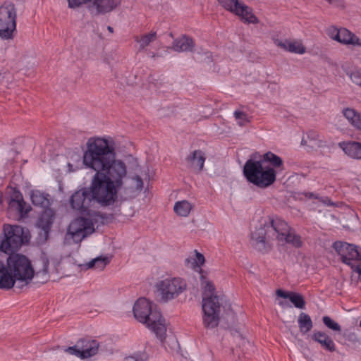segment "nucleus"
<instances>
[{
	"label": "nucleus",
	"mask_w": 361,
	"mask_h": 361,
	"mask_svg": "<svg viewBox=\"0 0 361 361\" xmlns=\"http://www.w3.org/2000/svg\"><path fill=\"white\" fill-rule=\"evenodd\" d=\"M92 200L102 206L113 204L127 176V166L116 159L115 147L102 137H92Z\"/></svg>",
	"instance_id": "f257e3e1"
},
{
	"label": "nucleus",
	"mask_w": 361,
	"mask_h": 361,
	"mask_svg": "<svg viewBox=\"0 0 361 361\" xmlns=\"http://www.w3.org/2000/svg\"><path fill=\"white\" fill-rule=\"evenodd\" d=\"M35 271L30 261L24 255L16 254L7 259L6 266L0 261V288L11 289L16 281L20 287L27 285L32 279Z\"/></svg>",
	"instance_id": "f03ea898"
},
{
	"label": "nucleus",
	"mask_w": 361,
	"mask_h": 361,
	"mask_svg": "<svg viewBox=\"0 0 361 361\" xmlns=\"http://www.w3.org/2000/svg\"><path fill=\"white\" fill-rule=\"evenodd\" d=\"M71 207L82 216L73 221L68 229L76 243L86 237L90 229V188H83L75 191L70 198Z\"/></svg>",
	"instance_id": "7ed1b4c3"
},
{
	"label": "nucleus",
	"mask_w": 361,
	"mask_h": 361,
	"mask_svg": "<svg viewBox=\"0 0 361 361\" xmlns=\"http://www.w3.org/2000/svg\"><path fill=\"white\" fill-rule=\"evenodd\" d=\"M133 314L139 322L146 324L159 339L164 338L166 333L165 319L159 310L152 307L149 300L139 298L134 304Z\"/></svg>",
	"instance_id": "20e7f679"
},
{
	"label": "nucleus",
	"mask_w": 361,
	"mask_h": 361,
	"mask_svg": "<svg viewBox=\"0 0 361 361\" xmlns=\"http://www.w3.org/2000/svg\"><path fill=\"white\" fill-rule=\"evenodd\" d=\"M243 174L248 182L260 188H266L270 186L276 178L275 169L252 159H250L245 162L243 167Z\"/></svg>",
	"instance_id": "39448f33"
},
{
	"label": "nucleus",
	"mask_w": 361,
	"mask_h": 361,
	"mask_svg": "<svg viewBox=\"0 0 361 361\" xmlns=\"http://www.w3.org/2000/svg\"><path fill=\"white\" fill-rule=\"evenodd\" d=\"M16 9L11 2H4L0 6V37L9 40L14 37L16 31Z\"/></svg>",
	"instance_id": "423d86ee"
},
{
	"label": "nucleus",
	"mask_w": 361,
	"mask_h": 361,
	"mask_svg": "<svg viewBox=\"0 0 361 361\" xmlns=\"http://www.w3.org/2000/svg\"><path fill=\"white\" fill-rule=\"evenodd\" d=\"M4 232L5 238L0 245V250L5 253L18 250L27 241L24 229L20 226L5 225Z\"/></svg>",
	"instance_id": "0eeeda50"
},
{
	"label": "nucleus",
	"mask_w": 361,
	"mask_h": 361,
	"mask_svg": "<svg viewBox=\"0 0 361 361\" xmlns=\"http://www.w3.org/2000/svg\"><path fill=\"white\" fill-rule=\"evenodd\" d=\"M203 324L207 329H214L219 323L220 302L217 295L202 298Z\"/></svg>",
	"instance_id": "6e6552de"
},
{
	"label": "nucleus",
	"mask_w": 361,
	"mask_h": 361,
	"mask_svg": "<svg viewBox=\"0 0 361 361\" xmlns=\"http://www.w3.org/2000/svg\"><path fill=\"white\" fill-rule=\"evenodd\" d=\"M161 299L168 301L177 298L187 288L186 282L179 277L166 279L157 283Z\"/></svg>",
	"instance_id": "1a4fd4ad"
},
{
	"label": "nucleus",
	"mask_w": 361,
	"mask_h": 361,
	"mask_svg": "<svg viewBox=\"0 0 361 361\" xmlns=\"http://www.w3.org/2000/svg\"><path fill=\"white\" fill-rule=\"evenodd\" d=\"M333 247L341 257V261L353 268L354 267L353 261L361 260L359 252L357 250L356 247L352 244L337 241L333 244ZM355 271L361 274V266L357 265Z\"/></svg>",
	"instance_id": "9d476101"
},
{
	"label": "nucleus",
	"mask_w": 361,
	"mask_h": 361,
	"mask_svg": "<svg viewBox=\"0 0 361 361\" xmlns=\"http://www.w3.org/2000/svg\"><path fill=\"white\" fill-rule=\"evenodd\" d=\"M326 34L331 39L341 44L361 47V39L346 28L329 26L326 29Z\"/></svg>",
	"instance_id": "9b49d317"
},
{
	"label": "nucleus",
	"mask_w": 361,
	"mask_h": 361,
	"mask_svg": "<svg viewBox=\"0 0 361 361\" xmlns=\"http://www.w3.org/2000/svg\"><path fill=\"white\" fill-rule=\"evenodd\" d=\"M267 227L268 228V238L271 240H276L279 242L285 238V235L290 229L285 221L278 218L272 219L270 226Z\"/></svg>",
	"instance_id": "f8f14e48"
},
{
	"label": "nucleus",
	"mask_w": 361,
	"mask_h": 361,
	"mask_svg": "<svg viewBox=\"0 0 361 361\" xmlns=\"http://www.w3.org/2000/svg\"><path fill=\"white\" fill-rule=\"evenodd\" d=\"M65 352L81 359L90 357V341L88 338L80 339L74 346L66 348Z\"/></svg>",
	"instance_id": "ddd939ff"
},
{
	"label": "nucleus",
	"mask_w": 361,
	"mask_h": 361,
	"mask_svg": "<svg viewBox=\"0 0 361 361\" xmlns=\"http://www.w3.org/2000/svg\"><path fill=\"white\" fill-rule=\"evenodd\" d=\"M274 43L278 47L291 53L302 54L306 51L305 47L300 40L285 39L281 41L279 39H274Z\"/></svg>",
	"instance_id": "4468645a"
},
{
	"label": "nucleus",
	"mask_w": 361,
	"mask_h": 361,
	"mask_svg": "<svg viewBox=\"0 0 361 361\" xmlns=\"http://www.w3.org/2000/svg\"><path fill=\"white\" fill-rule=\"evenodd\" d=\"M49 264L50 261L45 253H42L35 262L36 277H42V283L47 281L49 279Z\"/></svg>",
	"instance_id": "2eb2a0df"
},
{
	"label": "nucleus",
	"mask_w": 361,
	"mask_h": 361,
	"mask_svg": "<svg viewBox=\"0 0 361 361\" xmlns=\"http://www.w3.org/2000/svg\"><path fill=\"white\" fill-rule=\"evenodd\" d=\"M205 159V154L202 151L197 149L192 152L185 158V161L188 167L199 173L202 171L204 168Z\"/></svg>",
	"instance_id": "dca6fc26"
},
{
	"label": "nucleus",
	"mask_w": 361,
	"mask_h": 361,
	"mask_svg": "<svg viewBox=\"0 0 361 361\" xmlns=\"http://www.w3.org/2000/svg\"><path fill=\"white\" fill-rule=\"evenodd\" d=\"M121 0H92V7L97 14H105L114 11L121 4Z\"/></svg>",
	"instance_id": "f3484780"
},
{
	"label": "nucleus",
	"mask_w": 361,
	"mask_h": 361,
	"mask_svg": "<svg viewBox=\"0 0 361 361\" xmlns=\"http://www.w3.org/2000/svg\"><path fill=\"white\" fill-rule=\"evenodd\" d=\"M312 339L319 343L321 347L329 352L336 350V345L333 339L325 332L314 331L312 334Z\"/></svg>",
	"instance_id": "a211bd4d"
},
{
	"label": "nucleus",
	"mask_w": 361,
	"mask_h": 361,
	"mask_svg": "<svg viewBox=\"0 0 361 361\" xmlns=\"http://www.w3.org/2000/svg\"><path fill=\"white\" fill-rule=\"evenodd\" d=\"M76 159L77 164L75 166L71 163L68 164L70 171H75L84 167H90V139L87 140L86 142V149L82 157L77 155Z\"/></svg>",
	"instance_id": "6ab92c4d"
},
{
	"label": "nucleus",
	"mask_w": 361,
	"mask_h": 361,
	"mask_svg": "<svg viewBox=\"0 0 361 361\" xmlns=\"http://www.w3.org/2000/svg\"><path fill=\"white\" fill-rule=\"evenodd\" d=\"M31 200L34 205L44 208V209H49L51 205V197L49 194L36 190L31 192Z\"/></svg>",
	"instance_id": "aec40b11"
},
{
	"label": "nucleus",
	"mask_w": 361,
	"mask_h": 361,
	"mask_svg": "<svg viewBox=\"0 0 361 361\" xmlns=\"http://www.w3.org/2000/svg\"><path fill=\"white\" fill-rule=\"evenodd\" d=\"M232 13L241 17L245 23L257 24L259 23L257 18L252 13V9L243 3H240Z\"/></svg>",
	"instance_id": "412c9836"
},
{
	"label": "nucleus",
	"mask_w": 361,
	"mask_h": 361,
	"mask_svg": "<svg viewBox=\"0 0 361 361\" xmlns=\"http://www.w3.org/2000/svg\"><path fill=\"white\" fill-rule=\"evenodd\" d=\"M195 47L194 41L192 38L183 35L173 40L172 49L176 51H191Z\"/></svg>",
	"instance_id": "4be33fe9"
},
{
	"label": "nucleus",
	"mask_w": 361,
	"mask_h": 361,
	"mask_svg": "<svg viewBox=\"0 0 361 361\" xmlns=\"http://www.w3.org/2000/svg\"><path fill=\"white\" fill-rule=\"evenodd\" d=\"M277 296L288 298L294 306L299 309H303L305 306V301L303 296L295 292H285L281 289H278L276 292Z\"/></svg>",
	"instance_id": "5701e85b"
},
{
	"label": "nucleus",
	"mask_w": 361,
	"mask_h": 361,
	"mask_svg": "<svg viewBox=\"0 0 361 361\" xmlns=\"http://www.w3.org/2000/svg\"><path fill=\"white\" fill-rule=\"evenodd\" d=\"M339 146L351 158L361 159V143L358 142H341Z\"/></svg>",
	"instance_id": "b1692460"
},
{
	"label": "nucleus",
	"mask_w": 361,
	"mask_h": 361,
	"mask_svg": "<svg viewBox=\"0 0 361 361\" xmlns=\"http://www.w3.org/2000/svg\"><path fill=\"white\" fill-rule=\"evenodd\" d=\"M54 218V212L52 209L49 208L44 209L38 220L37 226L45 233H48L53 224Z\"/></svg>",
	"instance_id": "393cba45"
},
{
	"label": "nucleus",
	"mask_w": 361,
	"mask_h": 361,
	"mask_svg": "<svg viewBox=\"0 0 361 361\" xmlns=\"http://www.w3.org/2000/svg\"><path fill=\"white\" fill-rule=\"evenodd\" d=\"M343 116L357 130L361 132V113L350 108L344 109Z\"/></svg>",
	"instance_id": "a878e982"
},
{
	"label": "nucleus",
	"mask_w": 361,
	"mask_h": 361,
	"mask_svg": "<svg viewBox=\"0 0 361 361\" xmlns=\"http://www.w3.org/2000/svg\"><path fill=\"white\" fill-rule=\"evenodd\" d=\"M259 161L264 165H268L267 164H269V166H270L274 169L275 168H280L283 166L282 159L271 152H268L263 154Z\"/></svg>",
	"instance_id": "bb28decb"
},
{
	"label": "nucleus",
	"mask_w": 361,
	"mask_h": 361,
	"mask_svg": "<svg viewBox=\"0 0 361 361\" xmlns=\"http://www.w3.org/2000/svg\"><path fill=\"white\" fill-rule=\"evenodd\" d=\"M157 39V32L152 31L149 33H146L140 36H136L135 37V41L139 44V50H144Z\"/></svg>",
	"instance_id": "cd10ccee"
},
{
	"label": "nucleus",
	"mask_w": 361,
	"mask_h": 361,
	"mask_svg": "<svg viewBox=\"0 0 361 361\" xmlns=\"http://www.w3.org/2000/svg\"><path fill=\"white\" fill-rule=\"evenodd\" d=\"M252 239L256 242V244L260 245L259 249H264L266 240L271 239L268 238V228L260 227L257 229L252 233Z\"/></svg>",
	"instance_id": "c85d7f7f"
},
{
	"label": "nucleus",
	"mask_w": 361,
	"mask_h": 361,
	"mask_svg": "<svg viewBox=\"0 0 361 361\" xmlns=\"http://www.w3.org/2000/svg\"><path fill=\"white\" fill-rule=\"evenodd\" d=\"M298 322L300 331L303 334L309 332L313 326V323L310 317L304 312H301L300 314Z\"/></svg>",
	"instance_id": "c756f323"
},
{
	"label": "nucleus",
	"mask_w": 361,
	"mask_h": 361,
	"mask_svg": "<svg viewBox=\"0 0 361 361\" xmlns=\"http://www.w3.org/2000/svg\"><path fill=\"white\" fill-rule=\"evenodd\" d=\"M112 256H99L92 259V270L103 271L111 261Z\"/></svg>",
	"instance_id": "7c9ffc66"
},
{
	"label": "nucleus",
	"mask_w": 361,
	"mask_h": 361,
	"mask_svg": "<svg viewBox=\"0 0 361 361\" xmlns=\"http://www.w3.org/2000/svg\"><path fill=\"white\" fill-rule=\"evenodd\" d=\"M174 212L180 216H188L192 209L191 204L187 200L177 202L173 207Z\"/></svg>",
	"instance_id": "2f4dec72"
},
{
	"label": "nucleus",
	"mask_w": 361,
	"mask_h": 361,
	"mask_svg": "<svg viewBox=\"0 0 361 361\" xmlns=\"http://www.w3.org/2000/svg\"><path fill=\"white\" fill-rule=\"evenodd\" d=\"M280 242L291 244L295 247H300L302 245L300 236L293 232L291 229L285 235V238H283Z\"/></svg>",
	"instance_id": "473e14b6"
},
{
	"label": "nucleus",
	"mask_w": 361,
	"mask_h": 361,
	"mask_svg": "<svg viewBox=\"0 0 361 361\" xmlns=\"http://www.w3.org/2000/svg\"><path fill=\"white\" fill-rule=\"evenodd\" d=\"M195 257H190L185 259L186 265L190 266L192 269L200 268L205 262L204 257L202 254L198 252L197 250H195Z\"/></svg>",
	"instance_id": "72a5a7b5"
},
{
	"label": "nucleus",
	"mask_w": 361,
	"mask_h": 361,
	"mask_svg": "<svg viewBox=\"0 0 361 361\" xmlns=\"http://www.w3.org/2000/svg\"><path fill=\"white\" fill-rule=\"evenodd\" d=\"M25 206V201L10 200L8 203V208L10 209L16 211L21 215L27 214L29 211Z\"/></svg>",
	"instance_id": "f704fd0d"
},
{
	"label": "nucleus",
	"mask_w": 361,
	"mask_h": 361,
	"mask_svg": "<svg viewBox=\"0 0 361 361\" xmlns=\"http://www.w3.org/2000/svg\"><path fill=\"white\" fill-rule=\"evenodd\" d=\"M106 218L99 212H92V233L98 229L100 226L104 225Z\"/></svg>",
	"instance_id": "c9c22d12"
},
{
	"label": "nucleus",
	"mask_w": 361,
	"mask_h": 361,
	"mask_svg": "<svg viewBox=\"0 0 361 361\" xmlns=\"http://www.w3.org/2000/svg\"><path fill=\"white\" fill-rule=\"evenodd\" d=\"M322 322L327 328L331 329L332 331L338 332L341 331V326L329 316H324L322 318Z\"/></svg>",
	"instance_id": "e433bc0d"
},
{
	"label": "nucleus",
	"mask_w": 361,
	"mask_h": 361,
	"mask_svg": "<svg viewBox=\"0 0 361 361\" xmlns=\"http://www.w3.org/2000/svg\"><path fill=\"white\" fill-rule=\"evenodd\" d=\"M205 279L202 276V283H205L203 290V298L210 297L211 295H215V287L214 284L210 282L205 281Z\"/></svg>",
	"instance_id": "4c0bfd02"
},
{
	"label": "nucleus",
	"mask_w": 361,
	"mask_h": 361,
	"mask_svg": "<svg viewBox=\"0 0 361 361\" xmlns=\"http://www.w3.org/2000/svg\"><path fill=\"white\" fill-rule=\"evenodd\" d=\"M218 1L222 7L231 13L236 10V7L240 4L238 0H218Z\"/></svg>",
	"instance_id": "58836bf2"
},
{
	"label": "nucleus",
	"mask_w": 361,
	"mask_h": 361,
	"mask_svg": "<svg viewBox=\"0 0 361 361\" xmlns=\"http://www.w3.org/2000/svg\"><path fill=\"white\" fill-rule=\"evenodd\" d=\"M234 117L238 121V123L240 126H243L246 123L249 122L247 114L243 111H235L234 112Z\"/></svg>",
	"instance_id": "ea45409f"
},
{
	"label": "nucleus",
	"mask_w": 361,
	"mask_h": 361,
	"mask_svg": "<svg viewBox=\"0 0 361 361\" xmlns=\"http://www.w3.org/2000/svg\"><path fill=\"white\" fill-rule=\"evenodd\" d=\"M103 345L96 340H92V357L104 352Z\"/></svg>",
	"instance_id": "a19ab883"
},
{
	"label": "nucleus",
	"mask_w": 361,
	"mask_h": 361,
	"mask_svg": "<svg viewBox=\"0 0 361 361\" xmlns=\"http://www.w3.org/2000/svg\"><path fill=\"white\" fill-rule=\"evenodd\" d=\"M147 358L145 353H135L132 356L126 357L123 361H147Z\"/></svg>",
	"instance_id": "79ce46f5"
},
{
	"label": "nucleus",
	"mask_w": 361,
	"mask_h": 361,
	"mask_svg": "<svg viewBox=\"0 0 361 361\" xmlns=\"http://www.w3.org/2000/svg\"><path fill=\"white\" fill-rule=\"evenodd\" d=\"M89 1H90V0H68V6L70 8L78 7L79 6Z\"/></svg>",
	"instance_id": "37998d69"
},
{
	"label": "nucleus",
	"mask_w": 361,
	"mask_h": 361,
	"mask_svg": "<svg viewBox=\"0 0 361 361\" xmlns=\"http://www.w3.org/2000/svg\"><path fill=\"white\" fill-rule=\"evenodd\" d=\"M350 79L353 82L357 85H360L361 83V73L360 72H353L350 74Z\"/></svg>",
	"instance_id": "c03bdc74"
},
{
	"label": "nucleus",
	"mask_w": 361,
	"mask_h": 361,
	"mask_svg": "<svg viewBox=\"0 0 361 361\" xmlns=\"http://www.w3.org/2000/svg\"><path fill=\"white\" fill-rule=\"evenodd\" d=\"M11 200L24 201L23 195L19 191H14L13 192Z\"/></svg>",
	"instance_id": "a18cd8bd"
},
{
	"label": "nucleus",
	"mask_w": 361,
	"mask_h": 361,
	"mask_svg": "<svg viewBox=\"0 0 361 361\" xmlns=\"http://www.w3.org/2000/svg\"><path fill=\"white\" fill-rule=\"evenodd\" d=\"M134 179L136 180V188L138 190H142L143 188V181L139 176H136Z\"/></svg>",
	"instance_id": "49530a36"
},
{
	"label": "nucleus",
	"mask_w": 361,
	"mask_h": 361,
	"mask_svg": "<svg viewBox=\"0 0 361 361\" xmlns=\"http://www.w3.org/2000/svg\"><path fill=\"white\" fill-rule=\"evenodd\" d=\"M305 196L307 198H310V199H312V198H314V199H317L318 197L313 192H305L304 193Z\"/></svg>",
	"instance_id": "de8ad7c7"
},
{
	"label": "nucleus",
	"mask_w": 361,
	"mask_h": 361,
	"mask_svg": "<svg viewBox=\"0 0 361 361\" xmlns=\"http://www.w3.org/2000/svg\"><path fill=\"white\" fill-rule=\"evenodd\" d=\"M308 137L312 139V140H315L317 137V135L316 133L314 132H310L308 135H307Z\"/></svg>",
	"instance_id": "09e8293b"
},
{
	"label": "nucleus",
	"mask_w": 361,
	"mask_h": 361,
	"mask_svg": "<svg viewBox=\"0 0 361 361\" xmlns=\"http://www.w3.org/2000/svg\"><path fill=\"white\" fill-rule=\"evenodd\" d=\"M107 30H109V32L110 33H113L114 32V28L111 26H108L107 27Z\"/></svg>",
	"instance_id": "8fccbe9b"
},
{
	"label": "nucleus",
	"mask_w": 361,
	"mask_h": 361,
	"mask_svg": "<svg viewBox=\"0 0 361 361\" xmlns=\"http://www.w3.org/2000/svg\"><path fill=\"white\" fill-rule=\"evenodd\" d=\"M301 144H302V145H306L307 141L303 138L301 141Z\"/></svg>",
	"instance_id": "3c124183"
},
{
	"label": "nucleus",
	"mask_w": 361,
	"mask_h": 361,
	"mask_svg": "<svg viewBox=\"0 0 361 361\" xmlns=\"http://www.w3.org/2000/svg\"><path fill=\"white\" fill-rule=\"evenodd\" d=\"M279 305H281V306H283V302H279Z\"/></svg>",
	"instance_id": "603ef678"
},
{
	"label": "nucleus",
	"mask_w": 361,
	"mask_h": 361,
	"mask_svg": "<svg viewBox=\"0 0 361 361\" xmlns=\"http://www.w3.org/2000/svg\"><path fill=\"white\" fill-rule=\"evenodd\" d=\"M87 265H88V267H90V262L87 263Z\"/></svg>",
	"instance_id": "864d4df0"
},
{
	"label": "nucleus",
	"mask_w": 361,
	"mask_h": 361,
	"mask_svg": "<svg viewBox=\"0 0 361 361\" xmlns=\"http://www.w3.org/2000/svg\"><path fill=\"white\" fill-rule=\"evenodd\" d=\"M360 326L361 327V319H360Z\"/></svg>",
	"instance_id": "5fc2aeb1"
}]
</instances>
